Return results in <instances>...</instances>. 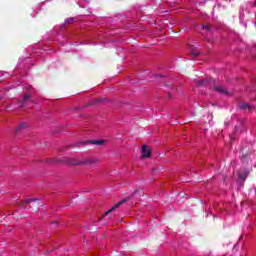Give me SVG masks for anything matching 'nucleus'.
Returning <instances> with one entry per match:
<instances>
[{
    "instance_id": "f257e3e1",
    "label": "nucleus",
    "mask_w": 256,
    "mask_h": 256,
    "mask_svg": "<svg viewBox=\"0 0 256 256\" xmlns=\"http://www.w3.org/2000/svg\"><path fill=\"white\" fill-rule=\"evenodd\" d=\"M144 193H143V189L138 188L137 190H135L132 195L120 200L117 204H115L113 207H111L108 211H106L103 215H102V219L107 217V215H110V213H113V211H115V209H117V207H121V205H124V203H127V201H131L132 205H135V203H133V199L134 201H139V199H141L143 197Z\"/></svg>"
},
{
    "instance_id": "f03ea898",
    "label": "nucleus",
    "mask_w": 256,
    "mask_h": 256,
    "mask_svg": "<svg viewBox=\"0 0 256 256\" xmlns=\"http://www.w3.org/2000/svg\"><path fill=\"white\" fill-rule=\"evenodd\" d=\"M29 203H34L33 206L34 207H38L40 205V207H43V203H41V200L37 199V198H31V199H26L23 202L18 203V205L20 207H22L23 209H31V205L25 207L24 205H27Z\"/></svg>"
},
{
    "instance_id": "7ed1b4c3",
    "label": "nucleus",
    "mask_w": 256,
    "mask_h": 256,
    "mask_svg": "<svg viewBox=\"0 0 256 256\" xmlns=\"http://www.w3.org/2000/svg\"><path fill=\"white\" fill-rule=\"evenodd\" d=\"M95 163H97V159L85 158V159H82L81 166L91 167V165H95Z\"/></svg>"
},
{
    "instance_id": "20e7f679",
    "label": "nucleus",
    "mask_w": 256,
    "mask_h": 256,
    "mask_svg": "<svg viewBox=\"0 0 256 256\" xmlns=\"http://www.w3.org/2000/svg\"><path fill=\"white\" fill-rule=\"evenodd\" d=\"M238 109H241V111H253L255 109L253 106L249 105L248 103L245 102H239L238 103Z\"/></svg>"
},
{
    "instance_id": "39448f33",
    "label": "nucleus",
    "mask_w": 256,
    "mask_h": 256,
    "mask_svg": "<svg viewBox=\"0 0 256 256\" xmlns=\"http://www.w3.org/2000/svg\"><path fill=\"white\" fill-rule=\"evenodd\" d=\"M149 157H151V147L144 145L142 147V158L149 159Z\"/></svg>"
},
{
    "instance_id": "423d86ee",
    "label": "nucleus",
    "mask_w": 256,
    "mask_h": 256,
    "mask_svg": "<svg viewBox=\"0 0 256 256\" xmlns=\"http://www.w3.org/2000/svg\"><path fill=\"white\" fill-rule=\"evenodd\" d=\"M28 101H31V103H33V100H31V95L26 94V95H24L22 100L18 101L19 107H25V105H27Z\"/></svg>"
},
{
    "instance_id": "0eeeda50",
    "label": "nucleus",
    "mask_w": 256,
    "mask_h": 256,
    "mask_svg": "<svg viewBox=\"0 0 256 256\" xmlns=\"http://www.w3.org/2000/svg\"><path fill=\"white\" fill-rule=\"evenodd\" d=\"M81 162H82V159H79V158H69L67 160V164L68 165H77V166H81Z\"/></svg>"
},
{
    "instance_id": "6e6552de",
    "label": "nucleus",
    "mask_w": 256,
    "mask_h": 256,
    "mask_svg": "<svg viewBox=\"0 0 256 256\" xmlns=\"http://www.w3.org/2000/svg\"><path fill=\"white\" fill-rule=\"evenodd\" d=\"M85 143H89L90 145H103L105 143L104 140H91L87 142H80V145H83Z\"/></svg>"
},
{
    "instance_id": "1a4fd4ad",
    "label": "nucleus",
    "mask_w": 256,
    "mask_h": 256,
    "mask_svg": "<svg viewBox=\"0 0 256 256\" xmlns=\"http://www.w3.org/2000/svg\"><path fill=\"white\" fill-rule=\"evenodd\" d=\"M214 91H217L218 93H221L222 95H227V88L223 86H215Z\"/></svg>"
},
{
    "instance_id": "9d476101",
    "label": "nucleus",
    "mask_w": 256,
    "mask_h": 256,
    "mask_svg": "<svg viewBox=\"0 0 256 256\" xmlns=\"http://www.w3.org/2000/svg\"><path fill=\"white\" fill-rule=\"evenodd\" d=\"M27 129V123L22 122L19 124V126L16 128V134L21 133L22 131H25Z\"/></svg>"
},
{
    "instance_id": "9b49d317",
    "label": "nucleus",
    "mask_w": 256,
    "mask_h": 256,
    "mask_svg": "<svg viewBox=\"0 0 256 256\" xmlns=\"http://www.w3.org/2000/svg\"><path fill=\"white\" fill-rule=\"evenodd\" d=\"M209 83H213V79H209V80H199L197 85L198 87H201L203 85H208Z\"/></svg>"
},
{
    "instance_id": "f8f14e48",
    "label": "nucleus",
    "mask_w": 256,
    "mask_h": 256,
    "mask_svg": "<svg viewBox=\"0 0 256 256\" xmlns=\"http://www.w3.org/2000/svg\"><path fill=\"white\" fill-rule=\"evenodd\" d=\"M247 175H249V171L245 170L244 172H240L238 177L242 181H245L247 179Z\"/></svg>"
},
{
    "instance_id": "ddd939ff",
    "label": "nucleus",
    "mask_w": 256,
    "mask_h": 256,
    "mask_svg": "<svg viewBox=\"0 0 256 256\" xmlns=\"http://www.w3.org/2000/svg\"><path fill=\"white\" fill-rule=\"evenodd\" d=\"M202 29H205L206 31H211V26L209 24L202 25Z\"/></svg>"
},
{
    "instance_id": "4468645a",
    "label": "nucleus",
    "mask_w": 256,
    "mask_h": 256,
    "mask_svg": "<svg viewBox=\"0 0 256 256\" xmlns=\"http://www.w3.org/2000/svg\"><path fill=\"white\" fill-rule=\"evenodd\" d=\"M190 55H192V57H199V52L195 51V50H192L190 52Z\"/></svg>"
},
{
    "instance_id": "2eb2a0df",
    "label": "nucleus",
    "mask_w": 256,
    "mask_h": 256,
    "mask_svg": "<svg viewBox=\"0 0 256 256\" xmlns=\"http://www.w3.org/2000/svg\"><path fill=\"white\" fill-rule=\"evenodd\" d=\"M101 101H103L101 98H97V99L95 100V103H101Z\"/></svg>"
},
{
    "instance_id": "dca6fc26",
    "label": "nucleus",
    "mask_w": 256,
    "mask_h": 256,
    "mask_svg": "<svg viewBox=\"0 0 256 256\" xmlns=\"http://www.w3.org/2000/svg\"><path fill=\"white\" fill-rule=\"evenodd\" d=\"M72 21H74V18H70L67 20L68 23H72Z\"/></svg>"
},
{
    "instance_id": "f3484780",
    "label": "nucleus",
    "mask_w": 256,
    "mask_h": 256,
    "mask_svg": "<svg viewBox=\"0 0 256 256\" xmlns=\"http://www.w3.org/2000/svg\"><path fill=\"white\" fill-rule=\"evenodd\" d=\"M51 225H57V222H52Z\"/></svg>"
},
{
    "instance_id": "a211bd4d",
    "label": "nucleus",
    "mask_w": 256,
    "mask_h": 256,
    "mask_svg": "<svg viewBox=\"0 0 256 256\" xmlns=\"http://www.w3.org/2000/svg\"><path fill=\"white\" fill-rule=\"evenodd\" d=\"M242 157L245 159L247 157V154L243 155Z\"/></svg>"
}]
</instances>
